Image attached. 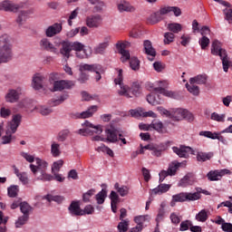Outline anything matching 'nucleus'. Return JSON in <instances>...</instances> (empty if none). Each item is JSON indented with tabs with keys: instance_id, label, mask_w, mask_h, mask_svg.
Wrapping results in <instances>:
<instances>
[{
	"instance_id": "f257e3e1",
	"label": "nucleus",
	"mask_w": 232,
	"mask_h": 232,
	"mask_svg": "<svg viewBox=\"0 0 232 232\" xmlns=\"http://www.w3.org/2000/svg\"><path fill=\"white\" fill-rule=\"evenodd\" d=\"M36 165L30 164L29 168L35 177L36 180H43V182H50L53 180V176L46 173L48 171V162L39 158H35Z\"/></svg>"
},
{
	"instance_id": "f03ea898",
	"label": "nucleus",
	"mask_w": 232,
	"mask_h": 232,
	"mask_svg": "<svg viewBox=\"0 0 232 232\" xmlns=\"http://www.w3.org/2000/svg\"><path fill=\"white\" fill-rule=\"evenodd\" d=\"M117 72V77L114 79V84L119 85L120 89L118 90L119 95H123L124 97H130V92L133 95H139L140 90V85L138 83H133L131 89L124 84V76L122 75L123 71L122 69H116Z\"/></svg>"
},
{
	"instance_id": "7ed1b4c3",
	"label": "nucleus",
	"mask_w": 232,
	"mask_h": 232,
	"mask_svg": "<svg viewBox=\"0 0 232 232\" xmlns=\"http://www.w3.org/2000/svg\"><path fill=\"white\" fill-rule=\"evenodd\" d=\"M14 57L12 53V41L8 34H2L0 36V64L3 63H10Z\"/></svg>"
},
{
	"instance_id": "20e7f679",
	"label": "nucleus",
	"mask_w": 232,
	"mask_h": 232,
	"mask_svg": "<svg viewBox=\"0 0 232 232\" xmlns=\"http://www.w3.org/2000/svg\"><path fill=\"white\" fill-rule=\"evenodd\" d=\"M19 124H21V115L16 114L6 126L5 135L2 137V144H10V142L15 140V136H14V133L17 131Z\"/></svg>"
},
{
	"instance_id": "39448f33",
	"label": "nucleus",
	"mask_w": 232,
	"mask_h": 232,
	"mask_svg": "<svg viewBox=\"0 0 232 232\" xmlns=\"http://www.w3.org/2000/svg\"><path fill=\"white\" fill-rule=\"evenodd\" d=\"M198 193L180 192L172 196L170 206L173 208L176 202H194L195 200H198Z\"/></svg>"
},
{
	"instance_id": "423d86ee",
	"label": "nucleus",
	"mask_w": 232,
	"mask_h": 232,
	"mask_svg": "<svg viewBox=\"0 0 232 232\" xmlns=\"http://www.w3.org/2000/svg\"><path fill=\"white\" fill-rule=\"evenodd\" d=\"M82 128L78 130V133L79 135H83V137H86V135H93V133H96V135L102 133V127L101 125L94 126L88 121L82 123Z\"/></svg>"
},
{
	"instance_id": "0eeeda50",
	"label": "nucleus",
	"mask_w": 232,
	"mask_h": 232,
	"mask_svg": "<svg viewBox=\"0 0 232 232\" xmlns=\"http://www.w3.org/2000/svg\"><path fill=\"white\" fill-rule=\"evenodd\" d=\"M24 7V3L15 4L10 0H5L0 3V11L11 12L13 14H17L21 8Z\"/></svg>"
},
{
	"instance_id": "6e6552de",
	"label": "nucleus",
	"mask_w": 232,
	"mask_h": 232,
	"mask_svg": "<svg viewBox=\"0 0 232 232\" xmlns=\"http://www.w3.org/2000/svg\"><path fill=\"white\" fill-rule=\"evenodd\" d=\"M54 44L55 46H57V48H59V46H62L59 50V53H61L63 57L70 59V53L72 52V42L63 41L59 38H55Z\"/></svg>"
},
{
	"instance_id": "1a4fd4ad",
	"label": "nucleus",
	"mask_w": 232,
	"mask_h": 232,
	"mask_svg": "<svg viewBox=\"0 0 232 232\" xmlns=\"http://www.w3.org/2000/svg\"><path fill=\"white\" fill-rule=\"evenodd\" d=\"M40 48H42V50H45V52L54 53V55H59V48L55 45V38L53 43H52L48 38H43L40 41Z\"/></svg>"
},
{
	"instance_id": "9d476101",
	"label": "nucleus",
	"mask_w": 232,
	"mask_h": 232,
	"mask_svg": "<svg viewBox=\"0 0 232 232\" xmlns=\"http://www.w3.org/2000/svg\"><path fill=\"white\" fill-rule=\"evenodd\" d=\"M121 131H119V129L115 127L113 124H110L107 126L105 130L106 138L105 140H108V142H117L119 140V138H117V135H119Z\"/></svg>"
},
{
	"instance_id": "9b49d317",
	"label": "nucleus",
	"mask_w": 232,
	"mask_h": 232,
	"mask_svg": "<svg viewBox=\"0 0 232 232\" xmlns=\"http://www.w3.org/2000/svg\"><path fill=\"white\" fill-rule=\"evenodd\" d=\"M22 93H23V89H21V87H18L16 89H10L5 94V102L10 103L17 102Z\"/></svg>"
},
{
	"instance_id": "f8f14e48",
	"label": "nucleus",
	"mask_w": 232,
	"mask_h": 232,
	"mask_svg": "<svg viewBox=\"0 0 232 232\" xmlns=\"http://www.w3.org/2000/svg\"><path fill=\"white\" fill-rule=\"evenodd\" d=\"M86 26L88 28H99L102 24V16L101 14H92L86 17Z\"/></svg>"
},
{
	"instance_id": "ddd939ff",
	"label": "nucleus",
	"mask_w": 232,
	"mask_h": 232,
	"mask_svg": "<svg viewBox=\"0 0 232 232\" xmlns=\"http://www.w3.org/2000/svg\"><path fill=\"white\" fill-rule=\"evenodd\" d=\"M73 86H75V83L72 81H56L53 83V92H63V90H70V88H73Z\"/></svg>"
},
{
	"instance_id": "4468645a",
	"label": "nucleus",
	"mask_w": 232,
	"mask_h": 232,
	"mask_svg": "<svg viewBox=\"0 0 232 232\" xmlns=\"http://www.w3.org/2000/svg\"><path fill=\"white\" fill-rule=\"evenodd\" d=\"M143 52L149 56V61H155V57H157V51H155V48H153L151 41L145 40L143 42Z\"/></svg>"
},
{
	"instance_id": "2eb2a0df",
	"label": "nucleus",
	"mask_w": 232,
	"mask_h": 232,
	"mask_svg": "<svg viewBox=\"0 0 232 232\" xmlns=\"http://www.w3.org/2000/svg\"><path fill=\"white\" fill-rule=\"evenodd\" d=\"M231 171L227 169L219 170H211L208 173L207 177L208 180H220L225 175H230Z\"/></svg>"
},
{
	"instance_id": "dca6fc26",
	"label": "nucleus",
	"mask_w": 232,
	"mask_h": 232,
	"mask_svg": "<svg viewBox=\"0 0 232 232\" xmlns=\"http://www.w3.org/2000/svg\"><path fill=\"white\" fill-rule=\"evenodd\" d=\"M118 11L122 14L123 12H127L129 14H133V12L137 11L135 5H131L130 2L126 0H121L117 4Z\"/></svg>"
},
{
	"instance_id": "f3484780",
	"label": "nucleus",
	"mask_w": 232,
	"mask_h": 232,
	"mask_svg": "<svg viewBox=\"0 0 232 232\" xmlns=\"http://www.w3.org/2000/svg\"><path fill=\"white\" fill-rule=\"evenodd\" d=\"M80 72H93V73H104V68L101 64H82L80 65Z\"/></svg>"
},
{
	"instance_id": "a211bd4d",
	"label": "nucleus",
	"mask_w": 232,
	"mask_h": 232,
	"mask_svg": "<svg viewBox=\"0 0 232 232\" xmlns=\"http://www.w3.org/2000/svg\"><path fill=\"white\" fill-rule=\"evenodd\" d=\"M191 113L186 109H172V120L182 121V119H189Z\"/></svg>"
},
{
	"instance_id": "6ab92c4d",
	"label": "nucleus",
	"mask_w": 232,
	"mask_h": 232,
	"mask_svg": "<svg viewBox=\"0 0 232 232\" xmlns=\"http://www.w3.org/2000/svg\"><path fill=\"white\" fill-rule=\"evenodd\" d=\"M172 150L174 153H176V155L179 156L181 159H188V157H189V153L195 155V153L193 152V149H191L190 147H173Z\"/></svg>"
},
{
	"instance_id": "aec40b11",
	"label": "nucleus",
	"mask_w": 232,
	"mask_h": 232,
	"mask_svg": "<svg viewBox=\"0 0 232 232\" xmlns=\"http://www.w3.org/2000/svg\"><path fill=\"white\" fill-rule=\"evenodd\" d=\"M46 78L44 77V75L40 74V73H36L33 76V82H32V86L34 88V90H43L44 86H43V82H44V80Z\"/></svg>"
},
{
	"instance_id": "412c9836",
	"label": "nucleus",
	"mask_w": 232,
	"mask_h": 232,
	"mask_svg": "<svg viewBox=\"0 0 232 232\" xmlns=\"http://www.w3.org/2000/svg\"><path fill=\"white\" fill-rule=\"evenodd\" d=\"M68 209L70 214L74 217H82V215H84V211L81 209V206L79 205L78 201H72Z\"/></svg>"
},
{
	"instance_id": "4be33fe9",
	"label": "nucleus",
	"mask_w": 232,
	"mask_h": 232,
	"mask_svg": "<svg viewBox=\"0 0 232 232\" xmlns=\"http://www.w3.org/2000/svg\"><path fill=\"white\" fill-rule=\"evenodd\" d=\"M62 31L63 25L61 24H54L46 29L45 35L46 37H53L54 35H57V34H61Z\"/></svg>"
},
{
	"instance_id": "5701e85b",
	"label": "nucleus",
	"mask_w": 232,
	"mask_h": 232,
	"mask_svg": "<svg viewBox=\"0 0 232 232\" xmlns=\"http://www.w3.org/2000/svg\"><path fill=\"white\" fill-rule=\"evenodd\" d=\"M128 44H130V43L126 42V43H121L120 44L119 47V53H121V63H126V61H130V51L124 49L126 48V46H128Z\"/></svg>"
},
{
	"instance_id": "b1692460",
	"label": "nucleus",
	"mask_w": 232,
	"mask_h": 232,
	"mask_svg": "<svg viewBox=\"0 0 232 232\" xmlns=\"http://www.w3.org/2000/svg\"><path fill=\"white\" fill-rule=\"evenodd\" d=\"M97 110H99V107L97 105H92L87 109V111L77 113L76 117L78 119H90V117H93V113H95Z\"/></svg>"
},
{
	"instance_id": "393cba45",
	"label": "nucleus",
	"mask_w": 232,
	"mask_h": 232,
	"mask_svg": "<svg viewBox=\"0 0 232 232\" xmlns=\"http://www.w3.org/2000/svg\"><path fill=\"white\" fill-rule=\"evenodd\" d=\"M211 53L213 55H218L219 57L225 55L227 53L226 50L222 49L220 45V42L218 40H215L212 43Z\"/></svg>"
},
{
	"instance_id": "a878e982",
	"label": "nucleus",
	"mask_w": 232,
	"mask_h": 232,
	"mask_svg": "<svg viewBox=\"0 0 232 232\" xmlns=\"http://www.w3.org/2000/svg\"><path fill=\"white\" fill-rule=\"evenodd\" d=\"M166 86H160L158 88H154L155 92H158V93H161L162 95H165V97H169L170 99H178L179 94L173 91H168L166 89Z\"/></svg>"
},
{
	"instance_id": "bb28decb",
	"label": "nucleus",
	"mask_w": 232,
	"mask_h": 232,
	"mask_svg": "<svg viewBox=\"0 0 232 232\" xmlns=\"http://www.w3.org/2000/svg\"><path fill=\"white\" fill-rule=\"evenodd\" d=\"M32 111H37L40 113V115H43L44 117H46V115H50L53 112V110H52L50 107L46 105H36Z\"/></svg>"
},
{
	"instance_id": "cd10ccee",
	"label": "nucleus",
	"mask_w": 232,
	"mask_h": 232,
	"mask_svg": "<svg viewBox=\"0 0 232 232\" xmlns=\"http://www.w3.org/2000/svg\"><path fill=\"white\" fill-rule=\"evenodd\" d=\"M208 82V75L198 74L189 79V84H206Z\"/></svg>"
},
{
	"instance_id": "c85d7f7f",
	"label": "nucleus",
	"mask_w": 232,
	"mask_h": 232,
	"mask_svg": "<svg viewBox=\"0 0 232 232\" xmlns=\"http://www.w3.org/2000/svg\"><path fill=\"white\" fill-rule=\"evenodd\" d=\"M170 188H171V185L169 184H160L158 188H153L151 190V193H153L154 195H162L164 193H168Z\"/></svg>"
},
{
	"instance_id": "c756f323",
	"label": "nucleus",
	"mask_w": 232,
	"mask_h": 232,
	"mask_svg": "<svg viewBox=\"0 0 232 232\" xmlns=\"http://www.w3.org/2000/svg\"><path fill=\"white\" fill-rule=\"evenodd\" d=\"M195 179L193 178V174H187L183 179L179 182V186L181 188H187V186L193 185Z\"/></svg>"
},
{
	"instance_id": "7c9ffc66",
	"label": "nucleus",
	"mask_w": 232,
	"mask_h": 232,
	"mask_svg": "<svg viewBox=\"0 0 232 232\" xmlns=\"http://www.w3.org/2000/svg\"><path fill=\"white\" fill-rule=\"evenodd\" d=\"M114 189H116L117 193H119L121 197H128L130 194V187L126 185L121 186L119 183H115Z\"/></svg>"
},
{
	"instance_id": "2f4dec72",
	"label": "nucleus",
	"mask_w": 232,
	"mask_h": 232,
	"mask_svg": "<svg viewBox=\"0 0 232 232\" xmlns=\"http://www.w3.org/2000/svg\"><path fill=\"white\" fill-rule=\"evenodd\" d=\"M110 198H111V211L113 213H117V204H119V194H117V192L112 190L111 191Z\"/></svg>"
},
{
	"instance_id": "473e14b6",
	"label": "nucleus",
	"mask_w": 232,
	"mask_h": 232,
	"mask_svg": "<svg viewBox=\"0 0 232 232\" xmlns=\"http://www.w3.org/2000/svg\"><path fill=\"white\" fill-rule=\"evenodd\" d=\"M14 174L19 179L20 182L24 184V186H26L30 182V179H28V174L26 172H20L19 169L14 167Z\"/></svg>"
},
{
	"instance_id": "72a5a7b5",
	"label": "nucleus",
	"mask_w": 232,
	"mask_h": 232,
	"mask_svg": "<svg viewBox=\"0 0 232 232\" xmlns=\"http://www.w3.org/2000/svg\"><path fill=\"white\" fill-rule=\"evenodd\" d=\"M162 19H164V17H161V15L160 14L159 11L151 14L147 21L148 23H150V24H157V23H160V21H162Z\"/></svg>"
},
{
	"instance_id": "f704fd0d",
	"label": "nucleus",
	"mask_w": 232,
	"mask_h": 232,
	"mask_svg": "<svg viewBox=\"0 0 232 232\" xmlns=\"http://www.w3.org/2000/svg\"><path fill=\"white\" fill-rule=\"evenodd\" d=\"M31 14H33L32 10L21 11L18 14V17L16 19V23L18 24H23V23H24V21H26L28 19V15H30Z\"/></svg>"
},
{
	"instance_id": "c9c22d12",
	"label": "nucleus",
	"mask_w": 232,
	"mask_h": 232,
	"mask_svg": "<svg viewBox=\"0 0 232 232\" xmlns=\"http://www.w3.org/2000/svg\"><path fill=\"white\" fill-rule=\"evenodd\" d=\"M168 31L171 32L172 34H179L182 32V24L179 23H170L167 25Z\"/></svg>"
},
{
	"instance_id": "e433bc0d",
	"label": "nucleus",
	"mask_w": 232,
	"mask_h": 232,
	"mask_svg": "<svg viewBox=\"0 0 232 232\" xmlns=\"http://www.w3.org/2000/svg\"><path fill=\"white\" fill-rule=\"evenodd\" d=\"M147 102L149 104H151V106H157L159 104H162V101L159 98V95L156 94H148L147 95Z\"/></svg>"
},
{
	"instance_id": "4c0bfd02",
	"label": "nucleus",
	"mask_w": 232,
	"mask_h": 232,
	"mask_svg": "<svg viewBox=\"0 0 232 232\" xmlns=\"http://www.w3.org/2000/svg\"><path fill=\"white\" fill-rule=\"evenodd\" d=\"M51 154L53 157H61V144L53 141L51 144Z\"/></svg>"
},
{
	"instance_id": "58836bf2",
	"label": "nucleus",
	"mask_w": 232,
	"mask_h": 232,
	"mask_svg": "<svg viewBox=\"0 0 232 232\" xmlns=\"http://www.w3.org/2000/svg\"><path fill=\"white\" fill-rule=\"evenodd\" d=\"M213 157V152H198L197 160L198 162H206Z\"/></svg>"
},
{
	"instance_id": "ea45409f",
	"label": "nucleus",
	"mask_w": 232,
	"mask_h": 232,
	"mask_svg": "<svg viewBox=\"0 0 232 232\" xmlns=\"http://www.w3.org/2000/svg\"><path fill=\"white\" fill-rule=\"evenodd\" d=\"M109 44L108 42H102L101 44H99L96 47H94V53H96V55H102V53H104V52H106V49L108 48Z\"/></svg>"
},
{
	"instance_id": "a19ab883",
	"label": "nucleus",
	"mask_w": 232,
	"mask_h": 232,
	"mask_svg": "<svg viewBox=\"0 0 232 232\" xmlns=\"http://www.w3.org/2000/svg\"><path fill=\"white\" fill-rule=\"evenodd\" d=\"M151 130H155L158 133H164V124L160 121H153L150 123Z\"/></svg>"
},
{
	"instance_id": "79ce46f5",
	"label": "nucleus",
	"mask_w": 232,
	"mask_h": 232,
	"mask_svg": "<svg viewBox=\"0 0 232 232\" xmlns=\"http://www.w3.org/2000/svg\"><path fill=\"white\" fill-rule=\"evenodd\" d=\"M106 197H108V191L106 189L102 188V191H100L96 196L95 199L97 201V204H104V201L106 200Z\"/></svg>"
},
{
	"instance_id": "37998d69",
	"label": "nucleus",
	"mask_w": 232,
	"mask_h": 232,
	"mask_svg": "<svg viewBox=\"0 0 232 232\" xmlns=\"http://www.w3.org/2000/svg\"><path fill=\"white\" fill-rule=\"evenodd\" d=\"M219 57L222 61L224 72H227V71L229 70V66H231V60L227 57V53H225V54Z\"/></svg>"
},
{
	"instance_id": "c03bdc74",
	"label": "nucleus",
	"mask_w": 232,
	"mask_h": 232,
	"mask_svg": "<svg viewBox=\"0 0 232 232\" xmlns=\"http://www.w3.org/2000/svg\"><path fill=\"white\" fill-rule=\"evenodd\" d=\"M18 194H19V186H17V185H11L7 188V195L11 198H15V197H17Z\"/></svg>"
},
{
	"instance_id": "a18cd8bd",
	"label": "nucleus",
	"mask_w": 232,
	"mask_h": 232,
	"mask_svg": "<svg viewBox=\"0 0 232 232\" xmlns=\"http://www.w3.org/2000/svg\"><path fill=\"white\" fill-rule=\"evenodd\" d=\"M182 163L174 161L169 165L168 172L169 173L170 177H173L175 173H177V170L179 168H180Z\"/></svg>"
},
{
	"instance_id": "49530a36",
	"label": "nucleus",
	"mask_w": 232,
	"mask_h": 232,
	"mask_svg": "<svg viewBox=\"0 0 232 232\" xmlns=\"http://www.w3.org/2000/svg\"><path fill=\"white\" fill-rule=\"evenodd\" d=\"M199 135L201 137H207V139H212L213 140H220V136H218V133L217 132H211V131H208V130H204V131H200Z\"/></svg>"
},
{
	"instance_id": "de8ad7c7",
	"label": "nucleus",
	"mask_w": 232,
	"mask_h": 232,
	"mask_svg": "<svg viewBox=\"0 0 232 232\" xmlns=\"http://www.w3.org/2000/svg\"><path fill=\"white\" fill-rule=\"evenodd\" d=\"M29 217L27 215H23L17 218V220L14 222V227L20 228L24 226L28 222Z\"/></svg>"
},
{
	"instance_id": "09e8293b",
	"label": "nucleus",
	"mask_w": 232,
	"mask_h": 232,
	"mask_svg": "<svg viewBox=\"0 0 232 232\" xmlns=\"http://www.w3.org/2000/svg\"><path fill=\"white\" fill-rule=\"evenodd\" d=\"M43 198H45L48 202H57L58 204H61V202L64 200V197L63 196L46 195L44 196Z\"/></svg>"
},
{
	"instance_id": "8fccbe9b",
	"label": "nucleus",
	"mask_w": 232,
	"mask_h": 232,
	"mask_svg": "<svg viewBox=\"0 0 232 232\" xmlns=\"http://www.w3.org/2000/svg\"><path fill=\"white\" fill-rule=\"evenodd\" d=\"M186 88L189 93H192V95H198L200 93V88L198 86L195 85V83H186Z\"/></svg>"
},
{
	"instance_id": "3c124183",
	"label": "nucleus",
	"mask_w": 232,
	"mask_h": 232,
	"mask_svg": "<svg viewBox=\"0 0 232 232\" xmlns=\"http://www.w3.org/2000/svg\"><path fill=\"white\" fill-rule=\"evenodd\" d=\"M63 165L64 160H58L57 161H54L52 166V173H59Z\"/></svg>"
},
{
	"instance_id": "603ef678",
	"label": "nucleus",
	"mask_w": 232,
	"mask_h": 232,
	"mask_svg": "<svg viewBox=\"0 0 232 232\" xmlns=\"http://www.w3.org/2000/svg\"><path fill=\"white\" fill-rule=\"evenodd\" d=\"M195 218L198 222H206V220L208 218V210L202 209L196 215Z\"/></svg>"
},
{
	"instance_id": "864d4df0",
	"label": "nucleus",
	"mask_w": 232,
	"mask_h": 232,
	"mask_svg": "<svg viewBox=\"0 0 232 232\" xmlns=\"http://www.w3.org/2000/svg\"><path fill=\"white\" fill-rule=\"evenodd\" d=\"M130 66L131 70H133L134 72H137L138 70H140V61H139V58L135 56L131 57L130 61Z\"/></svg>"
},
{
	"instance_id": "5fc2aeb1",
	"label": "nucleus",
	"mask_w": 232,
	"mask_h": 232,
	"mask_svg": "<svg viewBox=\"0 0 232 232\" xmlns=\"http://www.w3.org/2000/svg\"><path fill=\"white\" fill-rule=\"evenodd\" d=\"M20 210L22 211L23 215L29 217L30 212L32 211V207L27 202H22L20 204Z\"/></svg>"
},
{
	"instance_id": "6e6d98bb",
	"label": "nucleus",
	"mask_w": 232,
	"mask_h": 232,
	"mask_svg": "<svg viewBox=\"0 0 232 232\" xmlns=\"http://www.w3.org/2000/svg\"><path fill=\"white\" fill-rule=\"evenodd\" d=\"M96 151H99L101 153V151L102 153H106L107 155H109V157H113V150H111V149H110L109 147H107L106 145L104 144H102L101 146H99L97 149H96Z\"/></svg>"
},
{
	"instance_id": "4d7b16f0",
	"label": "nucleus",
	"mask_w": 232,
	"mask_h": 232,
	"mask_svg": "<svg viewBox=\"0 0 232 232\" xmlns=\"http://www.w3.org/2000/svg\"><path fill=\"white\" fill-rule=\"evenodd\" d=\"M151 218H150V215H144V216H137L134 218V221L136 224H140V226H143L144 222H150Z\"/></svg>"
},
{
	"instance_id": "13d9d810",
	"label": "nucleus",
	"mask_w": 232,
	"mask_h": 232,
	"mask_svg": "<svg viewBox=\"0 0 232 232\" xmlns=\"http://www.w3.org/2000/svg\"><path fill=\"white\" fill-rule=\"evenodd\" d=\"M68 135H70V130H61L57 135V140L59 142H64V140L68 139Z\"/></svg>"
},
{
	"instance_id": "bf43d9fd",
	"label": "nucleus",
	"mask_w": 232,
	"mask_h": 232,
	"mask_svg": "<svg viewBox=\"0 0 232 232\" xmlns=\"http://www.w3.org/2000/svg\"><path fill=\"white\" fill-rule=\"evenodd\" d=\"M157 111H160V115L172 119L173 109L168 111L164 107H157Z\"/></svg>"
},
{
	"instance_id": "052dcab7",
	"label": "nucleus",
	"mask_w": 232,
	"mask_h": 232,
	"mask_svg": "<svg viewBox=\"0 0 232 232\" xmlns=\"http://www.w3.org/2000/svg\"><path fill=\"white\" fill-rule=\"evenodd\" d=\"M173 41H175V34L173 33L169 32L164 34V44H170Z\"/></svg>"
},
{
	"instance_id": "680f3d73",
	"label": "nucleus",
	"mask_w": 232,
	"mask_h": 232,
	"mask_svg": "<svg viewBox=\"0 0 232 232\" xmlns=\"http://www.w3.org/2000/svg\"><path fill=\"white\" fill-rule=\"evenodd\" d=\"M71 44H72V50L76 52V53L78 52H82V50H84V44L82 43H80V42H71Z\"/></svg>"
},
{
	"instance_id": "e2e57ef3",
	"label": "nucleus",
	"mask_w": 232,
	"mask_h": 232,
	"mask_svg": "<svg viewBox=\"0 0 232 232\" xmlns=\"http://www.w3.org/2000/svg\"><path fill=\"white\" fill-rule=\"evenodd\" d=\"M128 226H130V220L128 219L121 220V222H120L118 225L119 232L128 231Z\"/></svg>"
},
{
	"instance_id": "0e129e2a",
	"label": "nucleus",
	"mask_w": 232,
	"mask_h": 232,
	"mask_svg": "<svg viewBox=\"0 0 232 232\" xmlns=\"http://www.w3.org/2000/svg\"><path fill=\"white\" fill-rule=\"evenodd\" d=\"M11 115L12 110H10L9 108L2 107L0 109V117H2V119H8V117H10Z\"/></svg>"
},
{
	"instance_id": "69168bd1",
	"label": "nucleus",
	"mask_w": 232,
	"mask_h": 232,
	"mask_svg": "<svg viewBox=\"0 0 232 232\" xmlns=\"http://www.w3.org/2000/svg\"><path fill=\"white\" fill-rule=\"evenodd\" d=\"M210 40L208 36H203L199 39L198 44L201 46V50H206L209 46Z\"/></svg>"
},
{
	"instance_id": "338daca9",
	"label": "nucleus",
	"mask_w": 232,
	"mask_h": 232,
	"mask_svg": "<svg viewBox=\"0 0 232 232\" xmlns=\"http://www.w3.org/2000/svg\"><path fill=\"white\" fill-rule=\"evenodd\" d=\"M93 195H95V188H92V189L88 190L87 192H85L82 195L83 202H90V199L92 198V197H93Z\"/></svg>"
},
{
	"instance_id": "774afa93",
	"label": "nucleus",
	"mask_w": 232,
	"mask_h": 232,
	"mask_svg": "<svg viewBox=\"0 0 232 232\" xmlns=\"http://www.w3.org/2000/svg\"><path fill=\"white\" fill-rule=\"evenodd\" d=\"M225 14V19L229 23L232 24V9L227 8L224 11Z\"/></svg>"
}]
</instances>
